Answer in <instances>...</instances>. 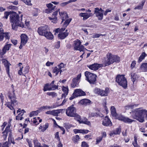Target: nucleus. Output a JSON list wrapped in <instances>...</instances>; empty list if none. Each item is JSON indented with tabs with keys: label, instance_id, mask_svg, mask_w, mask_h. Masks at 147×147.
Masks as SVG:
<instances>
[{
	"label": "nucleus",
	"instance_id": "f704fd0d",
	"mask_svg": "<svg viewBox=\"0 0 147 147\" xmlns=\"http://www.w3.org/2000/svg\"><path fill=\"white\" fill-rule=\"evenodd\" d=\"M131 78L132 81L133 83H134V82L138 78V76L137 75L134 73L132 72L131 74Z\"/></svg>",
	"mask_w": 147,
	"mask_h": 147
},
{
	"label": "nucleus",
	"instance_id": "20e7f679",
	"mask_svg": "<svg viewBox=\"0 0 147 147\" xmlns=\"http://www.w3.org/2000/svg\"><path fill=\"white\" fill-rule=\"evenodd\" d=\"M111 110L112 115L113 117H116L117 119L119 120L128 123H131L134 121V120L131 119L128 117H125L123 115L117 116L116 112V109L114 106L111 107Z\"/></svg>",
	"mask_w": 147,
	"mask_h": 147
},
{
	"label": "nucleus",
	"instance_id": "c85d7f7f",
	"mask_svg": "<svg viewBox=\"0 0 147 147\" xmlns=\"http://www.w3.org/2000/svg\"><path fill=\"white\" fill-rule=\"evenodd\" d=\"M5 67L6 68V70L7 73L9 74V65L11 64L9 63L6 60H5L3 62Z\"/></svg>",
	"mask_w": 147,
	"mask_h": 147
},
{
	"label": "nucleus",
	"instance_id": "f3484780",
	"mask_svg": "<svg viewBox=\"0 0 147 147\" xmlns=\"http://www.w3.org/2000/svg\"><path fill=\"white\" fill-rule=\"evenodd\" d=\"M79 16L81 17H83L82 20H85L90 17L92 16L93 14L92 13H79Z\"/></svg>",
	"mask_w": 147,
	"mask_h": 147
},
{
	"label": "nucleus",
	"instance_id": "ea45409f",
	"mask_svg": "<svg viewBox=\"0 0 147 147\" xmlns=\"http://www.w3.org/2000/svg\"><path fill=\"white\" fill-rule=\"evenodd\" d=\"M146 54L145 52L143 53L139 58L138 61V63H140L144 58L146 56Z\"/></svg>",
	"mask_w": 147,
	"mask_h": 147
},
{
	"label": "nucleus",
	"instance_id": "0e129e2a",
	"mask_svg": "<svg viewBox=\"0 0 147 147\" xmlns=\"http://www.w3.org/2000/svg\"><path fill=\"white\" fill-rule=\"evenodd\" d=\"M102 35L101 34H94L93 35L92 37L93 38H98L100 36H101Z\"/></svg>",
	"mask_w": 147,
	"mask_h": 147
},
{
	"label": "nucleus",
	"instance_id": "6ab92c4d",
	"mask_svg": "<svg viewBox=\"0 0 147 147\" xmlns=\"http://www.w3.org/2000/svg\"><path fill=\"white\" fill-rule=\"evenodd\" d=\"M61 111V110H53L52 111H48L45 112V113L47 114L52 115L54 116H57L58 114Z\"/></svg>",
	"mask_w": 147,
	"mask_h": 147
},
{
	"label": "nucleus",
	"instance_id": "58836bf2",
	"mask_svg": "<svg viewBox=\"0 0 147 147\" xmlns=\"http://www.w3.org/2000/svg\"><path fill=\"white\" fill-rule=\"evenodd\" d=\"M72 19L71 18L66 19L65 21L63 23V28H65L68 25L70 22H71Z\"/></svg>",
	"mask_w": 147,
	"mask_h": 147
},
{
	"label": "nucleus",
	"instance_id": "a18cd8bd",
	"mask_svg": "<svg viewBox=\"0 0 147 147\" xmlns=\"http://www.w3.org/2000/svg\"><path fill=\"white\" fill-rule=\"evenodd\" d=\"M65 30V28H62L61 29L59 28L56 29L55 30V32L54 34L56 35L58 33H59V32L60 31H64Z\"/></svg>",
	"mask_w": 147,
	"mask_h": 147
},
{
	"label": "nucleus",
	"instance_id": "dca6fc26",
	"mask_svg": "<svg viewBox=\"0 0 147 147\" xmlns=\"http://www.w3.org/2000/svg\"><path fill=\"white\" fill-rule=\"evenodd\" d=\"M73 95L75 97H77L78 96L85 95L86 93L81 89H77L75 90Z\"/></svg>",
	"mask_w": 147,
	"mask_h": 147
},
{
	"label": "nucleus",
	"instance_id": "412c9836",
	"mask_svg": "<svg viewBox=\"0 0 147 147\" xmlns=\"http://www.w3.org/2000/svg\"><path fill=\"white\" fill-rule=\"evenodd\" d=\"M46 5L48 9L45 10V12L47 13H51L56 7V6H54L51 3L47 4Z\"/></svg>",
	"mask_w": 147,
	"mask_h": 147
},
{
	"label": "nucleus",
	"instance_id": "2eb2a0df",
	"mask_svg": "<svg viewBox=\"0 0 147 147\" xmlns=\"http://www.w3.org/2000/svg\"><path fill=\"white\" fill-rule=\"evenodd\" d=\"M103 66L102 64H98L97 63H94L93 64L87 65V67L90 69L96 71L98 70L99 68Z\"/></svg>",
	"mask_w": 147,
	"mask_h": 147
},
{
	"label": "nucleus",
	"instance_id": "4c0bfd02",
	"mask_svg": "<svg viewBox=\"0 0 147 147\" xmlns=\"http://www.w3.org/2000/svg\"><path fill=\"white\" fill-rule=\"evenodd\" d=\"M134 141L133 142L132 144L134 147H140L138 144L137 143V137L136 136H134Z\"/></svg>",
	"mask_w": 147,
	"mask_h": 147
},
{
	"label": "nucleus",
	"instance_id": "49530a36",
	"mask_svg": "<svg viewBox=\"0 0 147 147\" xmlns=\"http://www.w3.org/2000/svg\"><path fill=\"white\" fill-rule=\"evenodd\" d=\"M38 113V111L37 110L35 111H33L30 113V116L31 117L37 115Z\"/></svg>",
	"mask_w": 147,
	"mask_h": 147
},
{
	"label": "nucleus",
	"instance_id": "b1692460",
	"mask_svg": "<svg viewBox=\"0 0 147 147\" xmlns=\"http://www.w3.org/2000/svg\"><path fill=\"white\" fill-rule=\"evenodd\" d=\"M24 112H25L24 110H21L20 109H18L17 111V113H19L18 115L16 117V119L17 120H22L23 117L22 116L23 115Z\"/></svg>",
	"mask_w": 147,
	"mask_h": 147
},
{
	"label": "nucleus",
	"instance_id": "7ed1b4c3",
	"mask_svg": "<svg viewBox=\"0 0 147 147\" xmlns=\"http://www.w3.org/2000/svg\"><path fill=\"white\" fill-rule=\"evenodd\" d=\"M14 90L12 92H9L7 94L6 96L7 99H9L11 100L10 102H6L5 105L7 107L11 110H14L13 113L15 115V111L13 107L15 104L17 103V101L16 100V98L14 92Z\"/></svg>",
	"mask_w": 147,
	"mask_h": 147
},
{
	"label": "nucleus",
	"instance_id": "5fc2aeb1",
	"mask_svg": "<svg viewBox=\"0 0 147 147\" xmlns=\"http://www.w3.org/2000/svg\"><path fill=\"white\" fill-rule=\"evenodd\" d=\"M69 3L68 1L67 2L62 3H60L59 5L61 7H64Z\"/></svg>",
	"mask_w": 147,
	"mask_h": 147
},
{
	"label": "nucleus",
	"instance_id": "a19ab883",
	"mask_svg": "<svg viewBox=\"0 0 147 147\" xmlns=\"http://www.w3.org/2000/svg\"><path fill=\"white\" fill-rule=\"evenodd\" d=\"M22 1L24 2L26 5L29 6H32V4L31 3V1L30 0H21Z\"/></svg>",
	"mask_w": 147,
	"mask_h": 147
},
{
	"label": "nucleus",
	"instance_id": "864d4df0",
	"mask_svg": "<svg viewBox=\"0 0 147 147\" xmlns=\"http://www.w3.org/2000/svg\"><path fill=\"white\" fill-rule=\"evenodd\" d=\"M64 64L62 63H61L59 65H58V67H59L60 70H63L62 69L64 68Z\"/></svg>",
	"mask_w": 147,
	"mask_h": 147
},
{
	"label": "nucleus",
	"instance_id": "c756f323",
	"mask_svg": "<svg viewBox=\"0 0 147 147\" xmlns=\"http://www.w3.org/2000/svg\"><path fill=\"white\" fill-rule=\"evenodd\" d=\"M43 36H44L47 39L52 40L53 38V35L50 32L46 31Z\"/></svg>",
	"mask_w": 147,
	"mask_h": 147
},
{
	"label": "nucleus",
	"instance_id": "0eeeda50",
	"mask_svg": "<svg viewBox=\"0 0 147 147\" xmlns=\"http://www.w3.org/2000/svg\"><path fill=\"white\" fill-rule=\"evenodd\" d=\"M116 81L118 84L124 88L127 86V82L126 78L124 75H119L116 78Z\"/></svg>",
	"mask_w": 147,
	"mask_h": 147
},
{
	"label": "nucleus",
	"instance_id": "9b49d317",
	"mask_svg": "<svg viewBox=\"0 0 147 147\" xmlns=\"http://www.w3.org/2000/svg\"><path fill=\"white\" fill-rule=\"evenodd\" d=\"M3 30L2 28H0V42L2 41L4 38L5 40H9L10 37V33L3 32Z\"/></svg>",
	"mask_w": 147,
	"mask_h": 147
},
{
	"label": "nucleus",
	"instance_id": "de8ad7c7",
	"mask_svg": "<svg viewBox=\"0 0 147 147\" xmlns=\"http://www.w3.org/2000/svg\"><path fill=\"white\" fill-rule=\"evenodd\" d=\"M9 142H5L3 144L0 143V147H9Z\"/></svg>",
	"mask_w": 147,
	"mask_h": 147
},
{
	"label": "nucleus",
	"instance_id": "8fccbe9b",
	"mask_svg": "<svg viewBox=\"0 0 147 147\" xmlns=\"http://www.w3.org/2000/svg\"><path fill=\"white\" fill-rule=\"evenodd\" d=\"M98 114L96 113H90L89 114V116L90 117H91L95 116H97Z\"/></svg>",
	"mask_w": 147,
	"mask_h": 147
},
{
	"label": "nucleus",
	"instance_id": "f03ea898",
	"mask_svg": "<svg viewBox=\"0 0 147 147\" xmlns=\"http://www.w3.org/2000/svg\"><path fill=\"white\" fill-rule=\"evenodd\" d=\"M23 15L22 14L19 17L18 15L16 13H14L10 15V20L12 28L15 29L16 27L19 26L23 28L24 26V24L22 21Z\"/></svg>",
	"mask_w": 147,
	"mask_h": 147
},
{
	"label": "nucleus",
	"instance_id": "f257e3e1",
	"mask_svg": "<svg viewBox=\"0 0 147 147\" xmlns=\"http://www.w3.org/2000/svg\"><path fill=\"white\" fill-rule=\"evenodd\" d=\"M131 116L141 123L144 121V118L147 119V111L140 108L136 109L130 112Z\"/></svg>",
	"mask_w": 147,
	"mask_h": 147
},
{
	"label": "nucleus",
	"instance_id": "5701e85b",
	"mask_svg": "<svg viewBox=\"0 0 147 147\" xmlns=\"http://www.w3.org/2000/svg\"><path fill=\"white\" fill-rule=\"evenodd\" d=\"M21 42L22 44L25 45L27 42L28 38L27 36L25 34H22L20 36Z\"/></svg>",
	"mask_w": 147,
	"mask_h": 147
},
{
	"label": "nucleus",
	"instance_id": "a211bd4d",
	"mask_svg": "<svg viewBox=\"0 0 147 147\" xmlns=\"http://www.w3.org/2000/svg\"><path fill=\"white\" fill-rule=\"evenodd\" d=\"M67 31V30H66L64 32V31H60L58 35V38L61 39L65 38L68 35L69 33Z\"/></svg>",
	"mask_w": 147,
	"mask_h": 147
},
{
	"label": "nucleus",
	"instance_id": "69168bd1",
	"mask_svg": "<svg viewBox=\"0 0 147 147\" xmlns=\"http://www.w3.org/2000/svg\"><path fill=\"white\" fill-rule=\"evenodd\" d=\"M60 42L59 41H58L56 42L55 45V47L57 49L59 48L60 46Z\"/></svg>",
	"mask_w": 147,
	"mask_h": 147
},
{
	"label": "nucleus",
	"instance_id": "393cba45",
	"mask_svg": "<svg viewBox=\"0 0 147 147\" xmlns=\"http://www.w3.org/2000/svg\"><path fill=\"white\" fill-rule=\"evenodd\" d=\"M59 10L60 9H59L57 11H58V12L59 11V15L61 17L62 20L61 22H62L64 20H65L68 18V15L66 12L62 11L60 12Z\"/></svg>",
	"mask_w": 147,
	"mask_h": 147
},
{
	"label": "nucleus",
	"instance_id": "9d476101",
	"mask_svg": "<svg viewBox=\"0 0 147 147\" xmlns=\"http://www.w3.org/2000/svg\"><path fill=\"white\" fill-rule=\"evenodd\" d=\"M109 90V89L107 88H106L105 90L96 88L94 89V92L96 94L100 95L101 96H107L108 95Z\"/></svg>",
	"mask_w": 147,
	"mask_h": 147
},
{
	"label": "nucleus",
	"instance_id": "4d7b16f0",
	"mask_svg": "<svg viewBox=\"0 0 147 147\" xmlns=\"http://www.w3.org/2000/svg\"><path fill=\"white\" fill-rule=\"evenodd\" d=\"M62 90L64 93H67L68 94V89L67 88L63 87L62 88Z\"/></svg>",
	"mask_w": 147,
	"mask_h": 147
},
{
	"label": "nucleus",
	"instance_id": "bb28decb",
	"mask_svg": "<svg viewBox=\"0 0 147 147\" xmlns=\"http://www.w3.org/2000/svg\"><path fill=\"white\" fill-rule=\"evenodd\" d=\"M12 45L11 44L6 43L2 49V54L4 55L5 54L7 51L9 50Z\"/></svg>",
	"mask_w": 147,
	"mask_h": 147
},
{
	"label": "nucleus",
	"instance_id": "c03bdc74",
	"mask_svg": "<svg viewBox=\"0 0 147 147\" xmlns=\"http://www.w3.org/2000/svg\"><path fill=\"white\" fill-rule=\"evenodd\" d=\"M121 128H117L114 130L113 131V132L114 134H119L121 133Z\"/></svg>",
	"mask_w": 147,
	"mask_h": 147
},
{
	"label": "nucleus",
	"instance_id": "79ce46f5",
	"mask_svg": "<svg viewBox=\"0 0 147 147\" xmlns=\"http://www.w3.org/2000/svg\"><path fill=\"white\" fill-rule=\"evenodd\" d=\"M51 89L49 84H45L44 86L43 91H46L47 90H51Z\"/></svg>",
	"mask_w": 147,
	"mask_h": 147
},
{
	"label": "nucleus",
	"instance_id": "1a4fd4ad",
	"mask_svg": "<svg viewBox=\"0 0 147 147\" xmlns=\"http://www.w3.org/2000/svg\"><path fill=\"white\" fill-rule=\"evenodd\" d=\"M74 49L75 50L79 51H83L87 49L81 45L80 41L78 39L76 40L74 42Z\"/></svg>",
	"mask_w": 147,
	"mask_h": 147
},
{
	"label": "nucleus",
	"instance_id": "6e6552de",
	"mask_svg": "<svg viewBox=\"0 0 147 147\" xmlns=\"http://www.w3.org/2000/svg\"><path fill=\"white\" fill-rule=\"evenodd\" d=\"M85 75L87 80L90 84H94L96 78V76L95 74L88 71H86L85 73Z\"/></svg>",
	"mask_w": 147,
	"mask_h": 147
},
{
	"label": "nucleus",
	"instance_id": "ddd939ff",
	"mask_svg": "<svg viewBox=\"0 0 147 147\" xmlns=\"http://www.w3.org/2000/svg\"><path fill=\"white\" fill-rule=\"evenodd\" d=\"M47 28L48 26L46 25L40 26L38 28L37 32L40 35H43L47 31Z\"/></svg>",
	"mask_w": 147,
	"mask_h": 147
},
{
	"label": "nucleus",
	"instance_id": "72a5a7b5",
	"mask_svg": "<svg viewBox=\"0 0 147 147\" xmlns=\"http://www.w3.org/2000/svg\"><path fill=\"white\" fill-rule=\"evenodd\" d=\"M141 70L143 71H147V63H143L140 66Z\"/></svg>",
	"mask_w": 147,
	"mask_h": 147
},
{
	"label": "nucleus",
	"instance_id": "6e6d98bb",
	"mask_svg": "<svg viewBox=\"0 0 147 147\" xmlns=\"http://www.w3.org/2000/svg\"><path fill=\"white\" fill-rule=\"evenodd\" d=\"M10 13L9 12H5L4 13V15L3 17L4 18L7 19Z\"/></svg>",
	"mask_w": 147,
	"mask_h": 147
},
{
	"label": "nucleus",
	"instance_id": "473e14b6",
	"mask_svg": "<svg viewBox=\"0 0 147 147\" xmlns=\"http://www.w3.org/2000/svg\"><path fill=\"white\" fill-rule=\"evenodd\" d=\"M60 72V74L62 72V70H60L58 67H55L53 70V72L54 73H56V75H57Z\"/></svg>",
	"mask_w": 147,
	"mask_h": 147
},
{
	"label": "nucleus",
	"instance_id": "bf43d9fd",
	"mask_svg": "<svg viewBox=\"0 0 147 147\" xmlns=\"http://www.w3.org/2000/svg\"><path fill=\"white\" fill-rule=\"evenodd\" d=\"M89 132V131L87 129H81V133H82L83 134H87Z\"/></svg>",
	"mask_w": 147,
	"mask_h": 147
},
{
	"label": "nucleus",
	"instance_id": "09e8293b",
	"mask_svg": "<svg viewBox=\"0 0 147 147\" xmlns=\"http://www.w3.org/2000/svg\"><path fill=\"white\" fill-rule=\"evenodd\" d=\"M29 70V67L28 66H26V67H25L23 71V74H26L27 73L28 71Z\"/></svg>",
	"mask_w": 147,
	"mask_h": 147
},
{
	"label": "nucleus",
	"instance_id": "052dcab7",
	"mask_svg": "<svg viewBox=\"0 0 147 147\" xmlns=\"http://www.w3.org/2000/svg\"><path fill=\"white\" fill-rule=\"evenodd\" d=\"M81 146L82 147H88L87 144L84 142H82Z\"/></svg>",
	"mask_w": 147,
	"mask_h": 147
},
{
	"label": "nucleus",
	"instance_id": "37998d69",
	"mask_svg": "<svg viewBox=\"0 0 147 147\" xmlns=\"http://www.w3.org/2000/svg\"><path fill=\"white\" fill-rule=\"evenodd\" d=\"M80 139V137L78 135H76L73 137L72 140L75 142H77Z\"/></svg>",
	"mask_w": 147,
	"mask_h": 147
},
{
	"label": "nucleus",
	"instance_id": "13d9d810",
	"mask_svg": "<svg viewBox=\"0 0 147 147\" xmlns=\"http://www.w3.org/2000/svg\"><path fill=\"white\" fill-rule=\"evenodd\" d=\"M102 137L101 136H100L98 137L96 139V144L99 143L102 140Z\"/></svg>",
	"mask_w": 147,
	"mask_h": 147
},
{
	"label": "nucleus",
	"instance_id": "338daca9",
	"mask_svg": "<svg viewBox=\"0 0 147 147\" xmlns=\"http://www.w3.org/2000/svg\"><path fill=\"white\" fill-rule=\"evenodd\" d=\"M55 138H57L59 141L60 140V137L59 134V132H57L55 134Z\"/></svg>",
	"mask_w": 147,
	"mask_h": 147
},
{
	"label": "nucleus",
	"instance_id": "a878e982",
	"mask_svg": "<svg viewBox=\"0 0 147 147\" xmlns=\"http://www.w3.org/2000/svg\"><path fill=\"white\" fill-rule=\"evenodd\" d=\"M58 12V11L54 12L52 16V17L49 18V19L51 21V22L54 23H56L57 22V18L56 17V16L57 15Z\"/></svg>",
	"mask_w": 147,
	"mask_h": 147
},
{
	"label": "nucleus",
	"instance_id": "39448f33",
	"mask_svg": "<svg viewBox=\"0 0 147 147\" xmlns=\"http://www.w3.org/2000/svg\"><path fill=\"white\" fill-rule=\"evenodd\" d=\"M107 58L105 61V66H107L112 64L114 62H119L120 58L116 55H113L111 53H108L107 55Z\"/></svg>",
	"mask_w": 147,
	"mask_h": 147
},
{
	"label": "nucleus",
	"instance_id": "680f3d73",
	"mask_svg": "<svg viewBox=\"0 0 147 147\" xmlns=\"http://www.w3.org/2000/svg\"><path fill=\"white\" fill-rule=\"evenodd\" d=\"M136 64V62L135 61H133L131 63V67L132 69L135 66Z\"/></svg>",
	"mask_w": 147,
	"mask_h": 147
},
{
	"label": "nucleus",
	"instance_id": "f8f14e48",
	"mask_svg": "<svg viewBox=\"0 0 147 147\" xmlns=\"http://www.w3.org/2000/svg\"><path fill=\"white\" fill-rule=\"evenodd\" d=\"M10 127L11 124L9 123L6 127L5 130L3 132V134H4L3 135V137L4 138L5 140L6 138L7 134L8 133H9V137H11V130L10 128Z\"/></svg>",
	"mask_w": 147,
	"mask_h": 147
},
{
	"label": "nucleus",
	"instance_id": "e2e57ef3",
	"mask_svg": "<svg viewBox=\"0 0 147 147\" xmlns=\"http://www.w3.org/2000/svg\"><path fill=\"white\" fill-rule=\"evenodd\" d=\"M81 129H75L73 130L75 134H76L78 133H81Z\"/></svg>",
	"mask_w": 147,
	"mask_h": 147
},
{
	"label": "nucleus",
	"instance_id": "c9c22d12",
	"mask_svg": "<svg viewBox=\"0 0 147 147\" xmlns=\"http://www.w3.org/2000/svg\"><path fill=\"white\" fill-rule=\"evenodd\" d=\"M55 81H52L51 83L49 84L51 90H54L58 88V86L54 85Z\"/></svg>",
	"mask_w": 147,
	"mask_h": 147
},
{
	"label": "nucleus",
	"instance_id": "aec40b11",
	"mask_svg": "<svg viewBox=\"0 0 147 147\" xmlns=\"http://www.w3.org/2000/svg\"><path fill=\"white\" fill-rule=\"evenodd\" d=\"M102 124L103 125L106 126H111L112 125L111 121L107 116H106L104 118L102 121Z\"/></svg>",
	"mask_w": 147,
	"mask_h": 147
},
{
	"label": "nucleus",
	"instance_id": "cd10ccee",
	"mask_svg": "<svg viewBox=\"0 0 147 147\" xmlns=\"http://www.w3.org/2000/svg\"><path fill=\"white\" fill-rule=\"evenodd\" d=\"M91 102V101L87 99H83L80 100L79 102L80 104L85 106L89 105Z\"/></svg>",
	"mask_w": 147,
	"mask_h": 147
},
{
	"label": "nucleus",
	"instance_id": "423d86ee",
	"mask_svg": "<svg viewBox=\"0 0 147 147\" xmlns=\"http://www.w3.org/2000/svg\"><path fill=\"white\" fill-rule=\"evenodd\" d=\"M66 113L67 116L74 117L77 121H80V116L76 113V109L73 106H71L67 109Z\"/></svg>",
	"mask_w": 147,
	"mask_h": 147
},
{
	"label": "nucleus",
	"instance_id": "3c124183",
	"mask_svg": "<svg viewBox=\"0 0 147 147\" xmlns=\"http://www.w3.org/2000/svg\"><path fill=\"white\" fill-rule=\"evenodd\" d=\"M44 109H52L55 107L54 106H43Z\"/></svg>",
	"mask_w": 147,
	"mask_h": 147
},
{
	"label": "nucleus",
	"instance_id": "e433bc0d",
	"mask_svg": "<svg viewBox=\"0 0 147 147\" xmlns=\"http://www.w3.org/2000/svg\"><path fill=\"white\" fill-rule=\"evenodd\" d=\"M34 147H41V145L40 143L36 139H34L33 140Z\"/></svg>",
	"mask_w": 147,
	"mask_h": 147
},
{
	"label": "nucleus",
	"instance_id": "7c9ffc66",
	"mask_svg": "<svg viewBox=\"0 0 147 147\" xmlns=\"http://www.w3.org/2000/svg\"><path fill=\"white\" fill-rule=\"evenodd\" d=\"M138 105L132 104L125 106V108L126 110H128L129 109L131 110L133 108L136 107Z\"/></svg>",
	"mask_w": 147,
	"mask_h": 147
},
{
	"label": "nucleus",
	"instance_id": "774afa93",
	"mask_svg": "<svg viewBox=\"0 0 147 147\" xmlns=\"http://www.w3.org/2000/svg\"><path fill=\"white\" fill-rule=\"evenodd\" d=\"M40 119L39 117H35L34 118V120L33 121V123H36L38 122V120Z\"/></svg>",
	"mask_w": 147,
	"mask_h": 147
},
{
	"label": "nucleus",
	"instance_id": "4468645a",
	"mask_svg": "<svg viewBox=\"0 0 147 147\" xmlns=\"http://www.w3.org/2000/svg\"><path fill=\"white\" fill-rule=\"evenodd\" d=\"M81 76V74H78L77 76L73 78L72 82L71 84V87L73 88L76 87L78 83V81Z\"/></svg>",
	"mask_w": 147,
	"mask_h": 147
},
{
	"label": "nucleus",
	"instance_id": "4be33fe9",
	"mask_svg": "<svg viewBox=\"0 0 147 147\" xmlns=\"http://www.w3.org/2000/svg\"><path fill=\"white\" fill-rule=\"evenodd\" d=\"M98 11H94V14L97 18L98 20H102L103 19V14L102 12H99L98 9H97Z\"/></svg>",
	"mask_w": 147,
	"mask_h": 147
},
{
	"label": "nucleus",
	"instance_id": "603ef678",
	"mask_svg": "<svg viewBox=\"0 0 147 147\" xmlns=\"http://www.w3.org/2000/svg\"><path fill=\"white\" fill-rule=\"evenodd\" d=\"M47 94L48 95L51 96L53 97L56 95V93L55 92H48Z\"/></svg>",
	"mask_w": 147,
	"mask_h": 147
},
{
	"label": "nucleus",
	"instance_id": "2f4dec72",
	"mask_svg": "<svg viewBox=\"0 0 147 147\" xmlns=\"http://www.w3.org/2000/svg\"><path fill=\"white\" fill-rule=\"evenodd\" d=\"M49 124L48 123H46L43 126L40 125L39 129L41 130V131L42 132L44 131L48 127Z\"/></svg>",
	"mask_w": 147,
	"mask_h": 147
}]
</instances>
